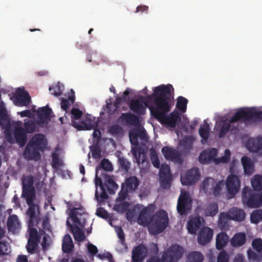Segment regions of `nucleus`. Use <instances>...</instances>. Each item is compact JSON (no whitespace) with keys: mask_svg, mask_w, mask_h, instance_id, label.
Segmentation results:
<instances>
[{"mask_svg":"<svg viewBox=\"0 0 262 262\" xmlns=\"http://www.w3.org/2000/svg\"><path fill=\"white\" fill-rule=\"evenodd\" d=\"M262 119V112L257 111L246 110L240 108L235 113L231 118L229 122L223 121L219 133L220 138H223L229 130L230 123L242 121L245 124L256 123Z\"/></svg>","mask_w":262,"mask_h":262,"instance_id":"f03ea898","label":"nucleus"},{"mask_svg":"<svg viewBox=\"0 0 262 262\" xmlns=\"http://www.w3.org/2000/svg\"><path fill=\"white\" fill-rule=\"evenodd\" d=\"M162 152L167 160H176L179 158L178 151L168 146H164L162 149Z\"/></svg>","mask_w":262,"mask_h":262,"instance_id":"f704fd0d","label":"nucleus"},{"mask_svg":"<svg viewBox=\"0 0 262 262\" xmlns=\"http://www.w3.org/2000/svg\"><path fill=\"white\" fill-rule=\"evenodd\" d=\"M251 222L252 223L257 224L262 220V209H257L253 211L250 215Z\"/></svg>","mask_w":262,"mask_h":262,"instance_id":"a18cd8bd","label":"nucleus"},{"mask_svg":"<svg viewBox=\"0 0 262 262\" xmlns=\"http://www.w3.org/2000/svg\"><path fill=\"white\" fill-rule=\"evenodd\" d=\"M192 201L187 192H182L179 197L177 211L181 215H186L191 209Z\"/></svg>","mask_w":262,"mask_h":262,"instance_id":"9d476101","label":"nucleus"},{"mask_svg":"<svg viewBox=\"0 0 262 262\" xmlns=\"http://www.w3.org/2000/svg\"><path fill=\"white\" fill-rule=\"evenodd\" d=\"M246 241V235L244 232L236 233L231 239V244L233 247H238L244 245Z\"/></svg>","mask_w":262,"mask_h":262,"instance_id":"7c9ffc66","label":"nucleus"},{"mask_svg":"<svg viewBox=\"0 0 262 262\" xmlns=\"http://www.w3.org/2000/svg\"><path fill=\"white\" fill-rule=\"evenodd\" d=\"M138 131L137 129H134L129 132V137L130 143L132 145L137 146L138 145Z\"/></svg>","mask_w":262,"mask_h":262,"instance_id":"5fc2aeb1","label":"nucleus"},{"mask_svg":"<svg viewBox=\"0 0 262 262\" xmlns=\"http://www.w3.org/2000/svg\"><path fill=\"white\" fill-rule=\"evenodd\" d=\"M217 155V150L216 148L207 149L201 152L199 160L202 164H208L213 160L215 161Z\"/></svg>","mask_w":262,"mask_h":262,"instance_id":"a211bd4d","label":"nucleus"},{"mask_svg":"<svg viewBox=\"0 0 262 262\" xmlns=\"http://www.w3.org/2000/svg\"><path fill=\"white\" fill-rule=\"evenodd\" d=\"M174 91L172 85L162 84L153 89L154 105L149 107L151 115L161 124L170 127H175L178 121H181V115L178 111H173L169 115L173 99L172 93Z\"/></svg>","mask_w":262,"mask_h":262,"instance_id":"f257e3e1","label":"nucleus"},{"mask_svg":"<svg viewBox=\"0 0 262 262\" xmlns=\"http://www.w3.org/2000/svg\"><path fill=\"white\" fill-rule=\"evenodd\" d=\"M213 230L208 227H204L201 229L198 236V242L200 245H205L212 239Z\"/></svg>","mask_w":262,"mask_h":262,"instance_id":"f3484780","label":"nucleus"},{"mask_svg":"<svg viewBox=\"0 0 262 262\" xmlns=\"http://www.w3.org/2000/svg\"><path fill=\"white\" fill-rule=\"evenodd\" d=\"M86 248L91 256H94L98 253V250L97 247L90 243L86 244Z\"/></svg>","mask_w":262,"mask_h":262,"instance_id":"0e129e2a","label":"nucleus"},{"mask_svg":"<svg viewBox=\"0 0 262 262\" xmlns=\"http://www.w3.org/2000/svg\"><path fill=\"white\" fill-rule=\"evenodd\" d=\"M210 127L206 121H204L203 124L201 125L199 133L202 138L201 143L205 144L208 140L209 137Z\"/></svg>","mask_w":262,"mask_h":262,"instance_id":"72a5a7b5","label":"nucleus"},{"mask_svg":"<svg viewBox=\"0 0 262 262\" xmlns=\"http://www.w3.org/2000/svg\"><path fill=\"white\" fill-rule=\"evenodd\" d=\"M120 168L125 172H128L130 168V163L125 158L122 157L119 159Z\"/></svg>","mask_w":262,"mask_h":262,"instance_id":"6e6d98bb","label":"nucleus"},{"mask_svg":"<svg viewBox=\"0 0 262 262\" xmlns=\"http://www.w3.org/2000/svg\"><path fill=\"white\" fill-rule=\"evenodd\" d=\"M70 229L75 241L78 242L83 241L85 239V235L83 231L78 226L74 227L72 225H70Z\"/></svg>","mask_w":262,"mask_h":262,"instance_id":"a19ab883","label":"nucleus"},{"mask_svg":"<svg viewBox=\"0 0 262 262\" xmlns=\"http://www.w3.org/2000/svg\"><path fill=\"white\" fill-rule=\"evenodd\" d=\"M129 206V203L124 201L120 204H116L114 206V209L118 212L124 213L127 211Z\"/></svg>","mask_w":262,"mask_h":262,"instance_id":"603ef678","label":"nucleus"},{"mask_svg":"<svg viewBox=\"0 0 262 262\" xmlns=\"http://www.w3.org/2000/svg\"><path fill=\"white\" fill-rule=\"evenodd\" d=\"M12 98L17 106H27L31 101V97L29 93L23 89L18 88L13 94Z\"/></svg>","mask_w":262,"mask_h":262,"instance_id":"9b49d317","label":"nucleus"},{"mask_svg":"<svg viewBox=\"0 0 262 262\" xmlns=\"http://www.w3.org/2000/svg\"><path fill=\"white\" fill-rule=\"evenodd\" d=\"M26 203L29 206V208L27 210L26 213L29 217L28 228H34L33 227L38 224V219L36 215V210L39 209L38 205H36L34 202L35 197L25 198Z\"/></svg>","mask_w":262,"mask_h":262,"instance_id":"1a4fd4ad","label":"nucleus"},{"mask_svg":"<svg viewBox=\"0 0 262 262\" xmlns=\"http://www.w3.org/2000/svg\"><path fill=\"white\" fill-rule=\"evenodd\" d=\"M251 185L255 191L262 190V176L257 174L251 180Z\"/></svg>","mask_w":262,"mask_h":262,"instance_id":"37998d69","label":"nucleus"},{"mask_svg":"<svg viewBox=\"0 0 262 262\" xmlns=\"http://www.w3.org/2000/svg\"><path fill=\"white\" fill-rule=\"evenodd\" d=\"M95 184L96 187L95 194L96 200L99 202H101L107 199L108 195L106 192L105 188L102 181V179L96 176L95 179Z\"/></svg>","mask_w":262,"mask_h":262,"instance_id":"dca6fc26","label":"nucleus"},{"mask_svg":"<svg viewBox=\"0 0 262 262\" xmlns=\"http://www.w3.org/2000/svg\"><path fill=\"white\" fill-rule=\"evenodd\" d=\"M226 186L229 198H234L241 187L239 178L234 174H230L227 178Z\"/></svg>","mask_w":262,"mask_h":262,"instance_id":"6e6552de","label":"nucleus"},{"mask_svg":"<svg viewBox=\"0 0 262 262\" xmlns=\"http://www.w3.org/2000/svg\"><path fill=\"white\" fill-rule=\"evenodd\" d=\"M29 237L28 240L26 249L29 253L34 254L36 253L38 244L41 236V233H38L35 228H28Z\"/></svg>","mask_w":262,"mask_h":262,"instance_id":"0eeeda50","label":"nucleus"},{"mask_svg":"<svg viewBox=\"0 0 262 262\" xmlns=\"http://www.w3.org/2000/svg\"><path fill=\"white\" fill-rule=\"evenodd\" d=\"M71 114L72 120H78L82 116L83 113L79 108H73L71 111Z\"/></svg>","mask_w":262,"mask_h":262,"instance_id":"052dcab7","label":"nucleus"},{"mask_svg":"<svg viewBox=\"0 0 262 262\" xmlns=\"http://www.w3.org/2000/svg\"><path fill=\"white\" fill-rule=\"evenodd\" d=\"M232 220L236 221H243L245 218V213L241 209L234 207L230 209L228 212Z\"/></svg>","mask_w":262,"mask_h":262,"instance_id":"2f4dec72","label":"nucleus"},{"mask_svg":"<svg viewBox=\"0 0 262 262\" xmlns=\"http://www.w3.org/2000/svg\"><path fill=\"white\" fill-rule=\"evenodd\" d=\"M98 121L96 118L90 115H87L85 120L82 121L80 124L75 125V127L79 130H91L97 127Z\"/></svg>","mask_w":262,"mask_h":262,"instance_id":"412c9836","label":"nucleus"},{"mask_svg":"<svg viewBox=\"0 0 262 262\" xmlns=\"http://www.w3.org/2000/svg\"><path fill=\"white\" fill-rule=\"evenodd\" d=\"M241 162L245 173L249 176L251 175L254 171V165L251 159L246 156H244L241 159Z\"/></svg>","mask_w":262,"mask_h":262,"instance_id":"c9c22d12","label":"nucleus"},{"mask_svg":"<svg viewBox=\"0 0 262 262\" xmlns=\"http://www.w3.org/2000/svg\"><path fill=\"white\" fill-rule=\"evenodd\" d=\"M116 232L117 236L119 238V242L122 246L125 248H127V245L125 241V235L124 231L121 227H119L116 229Z\"/></svg>","mask_w":262,"mask_h":262,"instance_id":"864d4df0","label":"nucleus"},{"mask_svg":"<svg viewBox=\"0 0 262 262\" xmlns=\"http://www.w3.org/2000/svg\"><path fill=\"white\" fill-rule=\"evenodd\" d=\"M184 253L182 247L177 244L170 246L167 251L164 252L162 256L163 262H176L181 259Z\"/></svg>","mask_w":262,"mask_h":262,"instance_id":"423d86ee","label":"nucleus"},{"mask_svg":"<svg viewBox=\"0 0 262 262\" xmlns=\"http://www.w3.org/2000/svg\"><path fill=\"white\" fill-rule=\"evenodd\" d=\"M231 220L228 212H221L219 215L217 225L222 230H227L229 229V223Z\"/></svg>","mask_w":262,"mask_h":262,"instance_id":"c85d7f7f","label":"nucleus"},{"mask_svg":"<svg viewBox=\"0 0 262 262\" xmlns=\"http://www.w3.org/2000/svg\"><path fill=\"white\" fill-rule=\"evenodd\" d=\"M103 170L105 171H112L113 167L111 162L107 159H103L100 162V165L96 168L95 177L98 176L99 171Z\"/></svg>","mask_w":262,"mask_h":262,"instance_id":"e433bc0d","label":"nucleus"},{"mask_svg":"<svg viewBox=\"0 0 262 262\" xmlns=\"http://www.w3.org/2000/svg\"><path fill=\"white\" fill-rule=\"evenodd\" d=\"M248 257L250 261L253 262H261L262 261V253L257 254L251 249H249L247 252Z\"/></svg>","mask_w":262,"mask_h":262,"instance_id":"de8ad7c7","label":"nucleus"},{"mask_svg":"<svg viewBox=\"0 0 262 262\" xmlns=\"http://www.w3.org/2000/svg\"><path fill=\"white\" fill-rule=\"evenodd\" d=\"M224 185L223 181H220L216 183L213 189V194L215 196L219 195L221 194V190Z\"/></svg>","mask_w":262,"mask_h":262,"instance_id":"338daca9","label":"nucleus"},{"mask_svg":"<svg viewBox=\"0 0 262 262\" xmlns=\"http://www.w3.org/2000/svg\"><path fill=\"white\" fill-rule=\"evenodd\" d=\"M160 185L163 189L169 188L172 180L170 167L168 165H162L159 171Z\"/></svg>","mask_w":262,"mask_h":262,"instance_id":"4468645a","label":"nucleus"},{"mask_svg":"<svg viewBox=\"0 0 262 262\" xmlns=\"http://www.w3.org/2000/svg\"><path fill=\"white\" fill-rule=\"evenodd\" d=\"M140 181L135 176H130L125 180V183L122 184L124 185L128 191L136 190L139 185Z\"/></svg>","mask_w":262,"mask_h":262,"instance_id":"473e14b6","label":"nucleus"},{"mask_svg":"<svg viewBox=\"0 0 262 262\" xmlns=\"http://www.w3.org/2000/svg\"><path fill=\"white\" fill-rule=\"evenodd\" d=\"M246 147L251 152H257L262 149V137L251 138L246 142Z\"/></svg>","mask_w":262,"mask_h":262,"instance_id":"a878e982","label":"nucleus"},{"mask_svg":"<svg viewBox=\"0 0 262 262\" xmlns=\"http://www.w3.org/2000/svg\"><path fill=\"white\" fill-rule=\"evenodd\" d=\"M8 128L10 127V120L5 111H0V127Z\"/></svg>","mask_w":262,"mask_h":262,"instance_id":"79ce46f5","label":"nucleus"},{"mask_svg":"<svg viewBox=\"0 0 262 262\" xmlns=\"http://www.w3.org/2000/svg\"><path fill=\"white\" fill-rule=\"evenodd\" d=\"M22 122L17 121L14 123V136L16 143L20 147H23L27 142V132L21 126Z\"/></svg>","mask_w":262,"mask_h":262,"instance_id":"f8f14e48","label":"nucleus"},{"mask_svg":"<svg viewBox=\"0 0 262 262\" xmlns=\"http://www.w3.org/2000/svg\"><path fill=\"white\" fill-rule=\"evenodd\" d=\"M122 128L117 124L111 126L109 129V132L113 135H118L121 133Z\"/></svg>","mask_w":262,"mask_h":262,"instance_id":"774afa93","label":"nucleus"},{"mask_svg":"<svg viewBox=\"0 0 262 262\" xmlns=\"http://www.w3.org/2000/svg\"><path fill=\"white\" fill-rule=\"evenodd\" d=\"M78 210L79 209L77 208L71 209L70 217L74 224H78L81 227L83 228L85 227L86 222L84 216L85 215H83V213L79 212Z\"/></svg>","mask_w":262,"mask_h":262,"instance_id":"5701e85b","label":"nucleus"},{"mask_svg":"<svg viewBox=\"0 0 262 262\" xmlns=\"http://www.w3.org/2000/svg\"><path fill=\"white\" fill-rule=\"evenodd\" d=\"M71 95L69 96L68 99L62 98L61 101V107L65 111H67L69 108L70 104H73L75 100V92L73 89H71Z\"/></svg>","mask_w":262,"mask_h":262,"instance_id":"58836bf2","label":"nucleus"},{"mask_svg":"<svg viewBox=\"0 0 262 262\" xmlns=\"http://www.w3.org/2000/svg\"><path fill=\"white\" fill-rule=\"evenodd\" d=\"M102 179V181L104 182V187H106L108 193L111 194H114L117 189L118 186L113 179L112 177L105 172H101L100 177Z\"/></svg>","mask_w":262,"mask_h":262,"instance_id":"4be33fe9","label":"nucleus"},{"mask_svg":"<svg viewBox=\"0 0 262 262\" xmlns=\"http://www.w3.org/2000/svg\"><path fill=\"white\" fill-rule=\"evenodd\" d=\"M200 177V173L198 168H192L187 171L185 175L182 176L181 181L183 185H191L196 183Z\"/></svg>","mask_w":262,"mask_h":262,"instance_id":"2eb2a0df","label":"nucleus"},{"mask_svg":"<svg viewBox=\"0 0 262 262\" xmlns=\"http://www.w3.org/2000/svg\"><path fill=\"white\" fill-rule=\"evenodd\" d=\"M73 248L72 239L70 234L64 235L62 240V250L64 253H69Z\"/></svg>","mask_w":262,"mask_h":262,"instance_id":"4c0bfd02","label":"nucleus"},{"mask_svg":"<svg viewBox=\"0 0 262 262\" xmlns=\"http://www.w3.org/2000/svg\"><path fill=\"white\" fill-rule=\"evenodd\" d=\"M33 184L34 179L32 176H28L24 178L22 191V196L24 198L35 197V191Z\"/></svg>","mask_w":262,"mask_h":262,"instance_id":"ddd939ff","label":"nucleus"},{"mask_svg":"<svg viewBox=\"0 0 262 262\" xmlns=\"http://www.w3.org/2000/svg\"><path fill=\"white\" fill-rule=\"evenodd\" d=\"M168 223L167 213L164 210H159L150 217L148 226L149 232L153 235L161 233L166 228Z\"/></svg>","mask_w":262,"mask_h":262,"instance_id":"20e7f679","label":"nucleus"},{"mask_svg":"<svg viewBox=\"0 0 262 262\" xmlns=\"http://www.w3.org/2000/svg\"><path fill=\"white\" fill-rule=\"evenodd\" d=\"M119 119L128 125L137 126L139 124L138 117L130 113H122Z\"/></svg>","mask_w":262,"mask_h":262,"instance_id":"bb28decb","label":"nucleus"},{"mask_svg":"<svg viewBox=\"0 0 262 262\" xmlns=\"http://www.w3.org/2000/svg\"><path fill=\"white\" fill-rule=\"evenodd\" d=\"M146 253V248L142 245H139L133 249L132 260L134 262H142Z\"/></svg>","mask_w":262,"mask_h":262,"instance_id":"cd10ccee","label":"nucleus"},{"mask_svg":"<svg viewBox=\"0 0 262 262\" xmlns=\"http://www.w3.org/2000/svg\"><path fill=\"white\" fill-rule=\"evenodd\" d=\"M62 163L60 161L58 156L57 154L55 153L52 154V166L53 168L57 169L60 166H61Z\"/></svg>","mask_w":262,"mask_h":262,"instance_id":"680f3d73","label":"nucleus"},{"mask_svg":"<svg viewBox=\"0 0 262 262\" xmlns=\"http://www.w3.org/2000/svg\"><path fill=\"white\" fill-rule=\"evenodd\" d=\"M229 241V236L226 232L218 233L216 237V248L219 250H222L227 246Z\"/></svg>","mask_w":262,"mask_h":262,"instance_id":"c756f323","label":"nucleus"},{"mask_svg":"<svg viewBox=\"0 0 262 262\" xmlns=\"http://www.w3.org/2000/svg\"><path fill=\"white\" fill-rule=\"evenodd\" d=\"M188 100L183 96H179L177 98L176 107L182 112H186Z\"/></svg>","mask_w":262,"mask_h":262,"instance_id":"49530a36","label":"nucleus"},{"mask_svg":"<svg viewBox=\"0 0 262 262\" xmlns=\"http://www.w3.org/2000/svg\"><path fill=\"white\" fill-rule=\"evenodd\" d=\"M242 201L250 208H258L262 206V192L260 194L254 192L245 186L243 189Z\"/></svg>","mask_w":262,"mask_h":262,"instance_id":"39448f33","label":"nucleus"},{"mask_svg":"<svg viewBox=\"0 0 262 262\" xmlns=\"http://www.w3.org/2000/svg\"><path fill=\"white\" fill-rule=\"evenodd\" d=\"M38 115L37 123L39 124L48 123L51 118V113H52L51 108L47 105L44 107H39L36 111Z\"/></svg>","mask_w":262,"mask_h":262,"instance_id":"aec40b11","label":"nucleus"},{"mask_svg":"<svg viewBox=\"0 0 262 262\" xmlns=\"http://www.w3.org/2000/svg\"><path fill=\"white\" fill-rule=\"evenodd\" d=\"M219 212V207L217 203L212 202L209 204L204 209L205 216H214Z\"/></svg>","mask_w":262,"mask_h":262,"instance_id":"ea45409f","label":"nucleus"},{"mask_svg":"<svg viewBox=\"0 0 262 262\" xmlns=\"http://www.w3.org/2000/svg\"><path fill=\"white\" fill-rule=\"evenodd\" d=\"M63 88V85L62 84L58 83L55 86H50L49 88V91L51 92V94L58 97L62 94Z\"/></svg>","mask_w":262,"mask_h":262,"instance_id":"09e8293b","label":"nucleus"},{"mask_svg":"<svg viewBox=\"0 0 262 262\" xmlns=\"http://www.w3.org/2000/svg\"><path fill=\"white\" fill-rule=\"evenodd\" d=\"M252 246L254 250L258 252L262 251V239L260 238L254 239L252 243Z\"/></svg>","mask_w":262,"mask_h":262,"instance_id":"bf43d9fd","label":"nucleus"},{"mask_svg":"<svg viewBox=\"0 0 262 262\" xmlns=\"http://www.w3.org/2000/svg\"><path fill=\"white\" fill-rule=\"evenodd\" d=\"M128 190L122 185L121 189L118 194V196L116 198L117 202H122L126 199L128 195Z\"/></svg>","mask_w":262,"mask_h":262,"instance_id":"4d7b16f0","label":"nucleus"},{"mask_svg":"<svg viewBox=\"0 0 262 262\" xmlns=\"http://www.w3.org/2000/svg\"><path fill=\"white\" fill-rule=\"evenodd\" d=\"M47 145L45 137L41 134L34 135L29 141L24 151V157L29 160H39L40 151L43 152Z\"/></svg>","mask_w":262,"mask_h":262,"instance_id":"7ed1b4c3","label":"nucleus"},{"mask_svg":"<svg viewBox=\"0 0 262 262\" xmlns=\"http://www.w3.org/2000/svg\"><path fill=\"white\" fill-rule=\"evenodd\" d=\"M36 127V123L34 120H25L24 127L27 133H32L34 132Z\"/></svg>","mask_w":262,"mask_h":262,"instance_id":"8fccbe9b","label":"nucleus"},{"mask_svg":"<svg viewBox=\"0 0 262 262\" xmlns=\"http://www.w3.org/2000/svg\"><path fill=\"white\" fill-rule=\"evenodd\" d=\"M91 150L92 151V157L95 159H99L101 157V152L100 147L98 145H93L92 148H91Z\"/></svg>","mask_w":262,"mask_h":262,"instance_id":"13d9d810","label":"nucleus"},{"mask_svg":"<svg viewBox=\"0 0 262 262\" xmlns=\"http://www.w3.org/2000/svg\"><path fill=\"white\" fill-rule=\"evenodd\" d=\"M190 262H203V256L201 253L197 251L192 252L188 255Z\"/></svg>","mask_w":262,"mask_h":262,"instance_id":"3c124183","label":"nucleus"},{"mask_svg":"<svg viewBox=\"0 0 262 262\" xmlns=\"http://www.w3.org/2000/svg\"><path fill=\"white\" fill-rule=\"evenodd\" d=\"M154 211L150 207H144L140 212L137 219V223L140 225L148 226L149 224L150 215Z\"/></svg>","mask_w":262,"mask_h":262,"instance_id":"b1692460","label":"nucleus"},{"mask_svg":"<svg viewBox=\"0 0 262 262\" xmlns=\"http://www.w3.org/2000/svg\"><path fill=\"white\" fill-rule=\"evenodd\" d=\"M18 225V220L17 215H12L10 216L7 221V226L10 231H15Z\"/></svg>","mask_w":262,"mask_h":262,"instance_id":"c03bdc74","label":"nucleus"},{"mask_svg":"<svg viewBox=\"0 0 262 262\" xmlns=\"http://www.w3.org/2000/svg\"><path fill=\"white\" fill-rule=\"evenodd\" d=\"M150 158L154 166L157 168H159L160 166V163L158 155L155 151L151 152Z\"/></svg>","mask_w":262,"mask_h":262,"instance_id":"e2e57ef3","label":"nucleus"},{"mask_svg":"<svg viewBox=\"0 0 262 262\" xmlns=\"http://www.w3.org/2000/svg\"><path fill=\"white\" fill-rule=\"evenodd\" d=\"M229 257L226 251H221L217 256V262H228Z\"/></svg>","mask_w":262,"mask_h":262,"instance_id":"69168bd1","label":"nucleus"},{"mask_svg":"<svg viewBox=\"0 0 262 262\" xmlns=\"http://www.w3.org/2000/svg\"><path fill=\"white\" fill-rule=\"evenodd\" d=\"M150 105H148L146 102H144L139 99H133L129 103V108L134 113L142 115L145 113V107H147L149 108Z\"/></svg>","mask_w":262,"mask_h":262,"instance_id":"6ab92c4d","label":"nucleus"},{"mask_svg":"<svg viewBox=\"0 0 262 262\" xmlns=\"http://www.w3.org/2000/svg\"><path fill=\"white\" fill-rule=\"evenodd\" d=\"M203 219L200 216L191 218L187 222V229L188 233L195 234L201 227Z\"/></svg>","mask_w":262,"mask_h":262,"instance_id":"393cba45","label":"nucleus"}]
</instances>
